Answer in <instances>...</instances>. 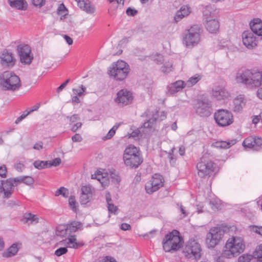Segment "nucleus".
I'll list each match as a JSON object with an SVG mask.
<instances>
[{"label":"nucleus","instance_id":"e2e57ef3","mask_svg":"<svg viewBox=\"0 0 262 262\" xmlns=\"http://www.w3.org/2000/svg\"><path fill=\"white\" fill-rule=\"evenodd\" d=\"M99 262H117L113 257L110 256H105L103 257Z\"/></svg>","mask_w":262,"mask_h":262},{"label":"nucleus","instance_id":"de8ad7c7","mask_svg":"<svg viewBox=\"0 0 262 262\" xmlns=\"http://www.w3.org/2000/svg\"><path fill=\"white\" fill-rule=\"evenodd\" d=\"M172 70V64L168 62L166 63L161 67V71L163 73H169Z\"/></svg>","mask_w":262,"mask_h":262},{"label":"nucleus","instance_id":"72a5a7b5","mask_svg":"<svg viewBox=\"0 0 262 262\" xmlns=\"http://www.w3.org/2000/svg\"><path fill=\"white\" fill-rule=\"evenodd\" d=\"M56 234L57 236H64L69 234L66 225H59L56 228Z\"/></svg>","mask_w":262,"mask_h":262},{"label":"nucleus","instance_id":"3c124183","mask_svg":"<svg viewBox=\"0 0 262 262\" xmlns=\"http://www.w3.org/2000/svg\"><path fill=\"white\" fill-rule=\"evenodd\" d=\"M85 90L86 88L83 85H81L80 89H73V91L75 94H77L79 96H81Z\"/></svg>","mask_w":262,"mask_h":262},{"label":"nucleus","instance_id":"09e8293b","mask_svg":"<svg viewBox=\"0 0 262 262\" xmlns=\"http://www.w3.org/2000/svg\"><path fill=\"white\" fill-rule=\"evenodd\" d=\"M68 252V249L67 247H60L57 249L55 251V255L57 256H60L64 254H66Z\"/></svg>","mask_w":262,"mask_h":262},{"label":"nucleus","instance_id":"4be33fe9","mask_svg":"<svg viewBox=\"0 0 262 262\" xmlns=\"http://www.w3.org/2000/svg\"><path fill=\"white\" fill-rule=\"evenodd\" d=\"M184 87V82L182 80H178L168 86L167 94H174L181 91Z\"/></svg>","mask_w":262,"mask_h":262},{"label":"nucleus","instance_id":"7c9ffc66","mask_svg":"<svg viewBox=\"0 0 262 262\" xmlns=\"http://www.w3.org/2000/svg\"><path fill=\"white\" fill-rule=\"evenodd\" d=\"M214 8L211 5L206 6L204 8L203 13L206 20L214 17Z\"/></svg>","mask_w":262,"mask_h":262},{"label":"nucleus","instance_id":"0eeeda50","mask_svg":"<svg viewBox=\"0 0 262 262\" xmlns=\"http://www.w3.org/2000/svg\"><path fill=\"white\" fill-rule=\"evenodd\" d=\"M201 27L194 25L186 29L183 37V43L188 48H192L197 45L200 41Z\"/></svg>","mask_w":262,"mask_h":262},{"label":"nucleus","instance_id":"9b49d317","mask_svg":"<svg viewBox=\"0 0 262 262\" xmlns=\"http://www.w3.org/2000/svg\"><path fill=\"white\" fill-rule=\"evenodd\" d=\"M201 251L199 243L194 239H190L186 245L183 253L187 258L197 260L201 256Z\"/></svg>","mask_w":262,"mask_h":262},{"label":"nucleus","instance_id":"39448f33","mask_svg":"<svg viewBox=\"0 0 262 262\" xmlns=\"http://www.w3.org/2000/svg\"><path fill=\"white\" fill-rule=\"evenodd\" d=\"M179 232L173 230L166 234L163 241V248L166 252H172L179 250L182 247V237L179 235Z\"/></svg>","mask_w":262,"mask_h":262},{"label":"nucleus","instance_id":"ea45409f","mask_svg":"<svg viewBox=\"0 0 262 262\" xmlns=\"http://www.w3.org/2000/svg\"><path fill=\"white\" fill-rule=\"evenodd\" d=\"M238 262H255L253 255L244 254L240 256L238 259Z\"/></svg>","mask_w":262,"mask_h":262},{"label":"nucleus","instance_id":"6e6552de","mask_svg":"<svg viewBox=\"0 0 262 262\" xmlns=\"http://www.w3.org/2000/svg\"><path fill=\"white\" fill-rule=\"evenodd\" d=\"M216 164L205 157H202L196 164L198 176L201 178L212 176L216 168Z\"/></svg>","mask_w":262,"mask_h":262},{"label":"nucleus","instance_id":"4c0bfd02","mask_svg":"<svg viewBox=\"0 0 262 262\" xmlns=\"http://www.w3.org/2000/svg\"><path fill=\"white\" fill-rule=\"evenodd\" d=\"M33 165L35 168L39 170L46 168H49L48 161L36 160L34 162Z\"/></svg>","mask_w":262,"mask_h":262},{"label":"nucleus","instance_id":"f704fd0d","mask_svg":"<svg viewBox=\"0 0 262 262\" xmlns=\"http://www.w3.org/2000/svg\"><path fill=\"white\" fill-rule=\"evenodd\" d=\"M92 179H96L99 182L101 183L102 186L105 188L106 186H107L109 184V180L106 178L103 177L101 174L96 175H92Z\"/></svg>","mask_w":262,"mask_h":262},{"label":"nucleus","instance_id":"6e6d98bb","mask_svg":"<svg viewBox=\"0 0 262 262\" xmlns=\"http://www.w3.org/2000/svg\"><path fill=\"white\" fill-rule=\"evenodd\" d=\"M251 230L255 233L262 236V226H252Z\"/></svg>","mask_w":262,"mask_h":262},{"label":"nucleus","instance_id":"c756f323","mask_svg":"<svg viewBox=\"0 0 262 262\" xmlns=\"http://www.w3.org/2000/svg\"><path fill=\"white\" fill-rule=\"evenodd\" d=\"M67 228H68L69 234L72 232H75L80 229L81 226V223L79 222L73 221L67 224Z\"/></svg>","mask_w":262,"mask_h":262},{"label":"nucleus","instance_id":"13d9d810","mask_svg":"<svg viewBox=\"0 0 262 262\" xmlns=\"http://www.w3.org/2000/svg\"><path fill=\"white\" fill-rule=\"evenodd\" d=\"M0 176L2 178H6L7 176V168L5 165L0 166Z\"/></svg>","mask_w":262,"mask_h":262},{"label":"nucleus","instance_id":"5701e85b","mask_svg":"<svg viewBox=\"0 0 262 262\" xmlns=\"http://www.w3.org/2000/svg\"><path fill=\"white\" fill-rule=\"evenodd\" d=\"M191 12V8L187 5L182 6L180 10L177 11L174 17L176 22L180 21L182 18L187 16Z\"/></svg>","mask_w":262,"mask_h":262},{"label":"nucleus","instance_id":"774afa93","mask_svg":"<svg viewBox=\"0 0 262 262\" xmlns=\"http://www.w3.org/2000/svg\"><path fill=\"white\" fill-rule=\"evenodd\" d=\"M82 125V123L81 122H77L74 124L72 127L71 130L73 132H76L78 128H80Z\"/></svg>","mask_w":262,"mask_h":262},{"label":"nucleus","instance_id":"aec40b11","mask_svg":"<svg viewBox=\"0 0 262 262\" xmlns=\"http://www.w3.org/2000/svg\"><path fill=\"white\" fill-rule=\"evenodd\" d=\"M75 235H71L68 238H66L57 243L58 245L66 246L67 247L73 248L74 249L78 248L82 246L83 244L81 243H77Z\"/></svg>","mask_w":262,"mask_h":262},{"label":"nucleus","instance_id":"052dcab7","mask_svg":"<svg viewBox=\"0 0 262 262\" xmlns=\"http://www.w3.org/2000/svg\"><path fill=\"white\" fill-rule=\"evenodd\" d=\"M25 165L20 162L16 163L14 164L15 169L18 171L21 172L25 168Z\"/></svg>","mask_w":262,"mask_h":262},{"label":"nucleus","instance_id":"20e7f679","mask_svg":"<svg viewBox=\"0 0 262 262\" xmlns=\"http://www.w3.org/2000/svg\"><path fill=\"white\" fill-rule=\"evenodd\" d=\"M0 85L5 91H15L21 86L19 77L14 73L5 71L0 74Z\"/></svg>","mask_w":262,"mask_h":262},{"label":"nucleus","instance_id":"bf43d9fd","mask_svg":"<svg viewBox=\"0 0 262 262\" xmlns=\"http://www.w3.org/2000/svg\"><path fill=\"white\" fill-rule=\"evenodd\" d=\"M107 208L109 212L114 213H116L118 209L117 207L111 203L107 204Z\"/></svg>","mask_w":262,"mask_h":262},{"label":"nucleus","instance_id":"1a4fd4ad","mask_svg":"<svg viewBox=\"0 0 262 262\" xmlns=\"http://www.w3.org/2000/svg\"><path fill=\"white\" fill-rule=\"evenodd\" d=\"M195 114L202 118L210 116L213 111L211 101L207 98L198 99L193 106Z\"/></svg>","mask_w":262,"mask_h":262},{"label":"nucleus","instance_id":"4d7b16f0","mask_svg":"<svg viewBox=\"0 0 262 262\" xmlns=\"http://www.w3.org/2000/svg\"><path fill=\"white\" fill-rule=\"evenodd\" d=\"M175 150V148L173 147L171 148L170 151L168 152V158L169 159L170 163H171L172 162H175L176 159L174 157V150Z\"/></svg>","mask_w":262,"mask_h":262},{"label":"nucleus","instance_id":"c9c22d12","mask_svg":"<svg viewBox=\"0 0 262 262\" xmlns=\"http://www.w3.org/2000/svg\"><path fill=\"white\" fill-rule=\"evenodd\" d=\"M253 256L257 262H262V245L258 246L253 252Z\"/></svg>","mask_w":262,"mask_h":262},{"label":"nucleus","instance_id":"8fccbe9b","mask_svg":"<svg viewBox=\"0 0 262 262\" xmlns=\"http://www.w3.org/2000/svg\"><path fill=\"white\" fill-rule=\"evenodd\" d=\"M32 4L35 7L41 8L46 4V0H31Z\"/></svg>","mask_w":262,"mask_h":262},{"label":"nucleus","instance_id":"c85d7f7f","mask_svg":"<svg viewBox=\"0 0 262 262\" xmlns=\"http://www.w3.org/2000/svg\"><path fill=\"white\" fill-rule=\"evenodd\" d=\"M18 248L16 244H12L7 250L4 251L2 255L4 257H10L15 255L18 252Z\"/></svg>","mask_w":262,"mask_h":262},{"label":"nucleus","instance_id":"79ce46f5","mask_svg":"<svg viewBox=\"0 0 262 262\" xmlns=\"http://www.w3.org/2000/svg\"><path fill=\"white\" fill-rule=\"evenodd\" d=\"M253 141V137L251 136L247 137L244 140L243 145L245 147L251 148V147L253 146V144H252Z\"/></svg>","mask_w":262,"mask_h":262},{"label":"nucleus","instance_id":"f03ea898","mask_svg":"<svg viewBox=\"0 0 262 262\" xmlns=\"http://www.w3.org/2000/svg\"><path fill=\"white\" fill-rule=\"evenodd\" d=\"M224 248L223 256L226 258H231L243 252L245 245L242 237L233 236L227 240Z\"/></svg>","mask_w":262,"mask_h":262},{"label":"nucleus","instance_id":"f8f14e48","mask_svg":"<svg viewBox=\"0 0 262 262\" xmlns=\"http://www.w3.org/2000/svg\"><path fill=\"white\" fill-rule=\"evenodd\" d=\"M224 235V232L219 227L211 228L206 236V244L209 248H214L217 245Z\"/></svg>","mask_w":262,"mask_h":262},{"label":"nucleus","instance_id":"a19ab883","mask_svg":"<svg viewBox=\"0 0 262 262\" xmlns=\"http://www.w3.org/2000/svg\"><path fill=\"white\" fill-rule=\"evenodd\" d=\"M59 195H61L64 198H67L69 195L68 189L64 187H60L55 191V196H59Z\"/></svg>","mask_w":262,"mask_h":262},{"label":"nucleus","instance_id":"c03bdc74","mask_svg":"<svg viewBox=\"0 0 262 262\" xmlns=\"http://www.w3.org/2000/svg\"><path fill=\"white\" fill-rule=\"evenodd\" d=\"M48 161L49 167L50 168L52 166H58L61 163V160L60 158H56L52 161Z\"/></svg>","mask_w":262,"mask_h":262},{"label":"nucleus","instance_id":"5fc2aeb1","mask_svg":"<svg viewBox=\"0 0 262 262\" xmlns=\"http://www.w3.org/2000/svg\"><path fill=\"white\" fill-rule=\"evenodd\" d=\"M69 204L71 207L72 208V210L74 211H76V201L75 200L74 197L71 196L69 198Z\"/></svg>","mask_w":262,"mask_h":262},{"label":"nucleus","instance_id":"dca6fc26","mask_svg":"<svg viewBox=\"0 0 262 262\" xmlns=\"http://www.w3.org/2000/svg\"><path fill=\"white\" fill-rule=\"evenodd\" d=\"M17 178H9L5 181H2V185L0 186V193L4 192V197L9 198L11 196L14 189V184L17 185L18 182Z\"/></svg>","mask_w":262,"mask_h":262},{"label":"nucleus","instance_id":"864d4df0","mask_svg":"<svg viewBox=\"0 0 262 262\" xmlns=\"http://www.w3.org/2000/svg\"><path fill=\"white\" fill-rule=\"evenodd\" d=\"M67 118L69 119L70 122V124L73 123H75L78 120H80V117L77 114H74L71 116H67Z\"/></svg>","mask_w":262,"mask_h":262},{"label":"nucleus","instance_id":"f3484780","mask_svg":"<svg viewBox=\"0 0 262 262\" xmlns=\"http://www.w3.org/2000/svg\"><path fill=\"white\" fill-rule=\"evenodd\" d=\"M244 45L249 49H252L257 45L256 35L253 32L247 31H244L242 34Z\"/></svg>","mask_w":262,"mask_h":262},{"label":"nucleus","instance_id":"412c9836","mask_svg":"<svg viewBox=\"0 0 262 262\" xmlns=\"http://www.w3.org/2000/svg\"><path fill=\"white\" fill-rule=\"evenodd\" d=\"M251 32L259 36H262V21L260 18H254L250 23Z\"/></svg>","mask_w":262,"mask_h":262},{"label":"nucleus","instance_id":"9d476101","mask_svg":"<svg viewBox=\"0 0 262 262\" xmlns=\"http://www.w3.org/2000/svg\"><path fill=\"white\" fill-rule=\"evenodd\" d=\"M215 123L220 127H226L233 123V116L231 112L227 110L219 109L214 114Z\"/></svg>","mask_w":262,"mask_h":262},{"label":"nucleus","instance_id":"49530a36","mask_svg":"<svg viewBox=\"0 0 262 262\" xmlns=\"http://www.w3.org/2000/svg\"><path fill=\"white\" fill-rule=\"evenodd\" d=\"M67 8L63 4H60L57 9V13L59 15L65 16L67 14Z\"/></svg>","mask_w":262,"mask_h":262},{"label":"nucleus","instance_id":"a878e982","mask_svg":"<svg viewBox=\"0 0 262 262\" xmlns=\"http://www.w3.org/2000/svg\"><path fill=\"white\" fill-rule=\"evenodd\" d=\"M206 28L210 33H216L219 30V22L215 19L207 20Z\"/></svg>","mask_w":262,"mask_h":262},{"label":"nucleus","instance_id":"6ab92c4d","mask_svg":"<svg viewBox=\"0 0 262 262\" xmlns=\"http://www.w3.org/2000/svg\"><path fill=\"white\" fill-rule=\"evenodd\" d=\"M1 63L3 66L12 67L15 64V59L12 53L4 51L0 56Z\"/></svg>","mask_w":262,"mask_h":262},{"label":"nucleus","instance_id":"4468645a","mask_svg":"<svg viewBox=\"0 0 262 262\" xmlns=\"http://www.w3.org/2000/svg\"><path fill=\"white\" fill-rule=\"evenodd\" d=\"M164 185V179L162 176L159 174H155L151 180L147 182L145 186L146 191L148 194H151L157 191Z\"/></svg>","mask_w":262,"mask_h":262},{"label":"nucleus","instance_id":"ddd939ff","mask_svg":"<svg viewBox=\"0 0 262 262\" xmlns=\"http://www.w3.org/2000/svg\"><path fill=\"white\" fill-rule=\"evenodd\" d=\"M17 50L19 56L20 61L22 63L30 64L32 62L33 59V55L29 45H19L17 46Z\"/></svg>","mask_w":262,"mask_h":262},{"label":"nucleus","instance_id":"473e14b6","mask_svg":"<svg viewBox=\"0 0 262 262\" xmlns=\"http://www.w3.org/2000/svg\"><path fill=\"white\" fill-rule=\"evenodd\" d=\"M202 78V76L199 74H195V75L191 77L189 79L184 83L185 86L191 87L195 84Z\"/></svg>","mask_w":262,"mask_h":262},{"label":"nucleus","instance_id":"0e129e2a","mask_svg":"<svg viewBox=\"0 0 262 262\" xmlns=\"http://www.w3.org/2000/svg\"><path fill=\"white\" fill-rule=\"evenodd\" d=\"M115 133L114 130H112L111 129L109 130L107 135L103 138V140H107L112 138L113 136L115 135Z\"/></svg>","mask_w":262,"mask_h":262},{"label":"nucleus","instance_id":"2f4dec72","mask_svg":"<svg viewBox=\"0 0 262 262\" xmlns=\"http://www.w3.org/2000/svg\"><path fill=\"white\" fill-rule=\"evenodd\" d=\"M157 119V117L153 116L146 122H145L143 124V128L146 130H143V132L145 133L150 132L152 128L153 125L156 123Z\"/></svg>","mask_w":262,"mask_h":262},{"label":"nucleus","instance_id":"37998d69","mask_svg":"<svg viewBox=\"0 0 262 262\" xmlns=\"http://www.w3.org/2000/svg\"><path fill=\"white\" fill-rule=\"evenodd\" d=\"M92 196H89V195L85 194V193H81L80 200V203L82 204H86L89 202L90 199Z\"/></svg>","mask_w":262,"mask_h":262},{"label":"nucleus","instance_id":"680f3d73","mask_svg":"<svg viewBox=\"0 0 262 262\" xmlns=\"http://www.w3.org/2000/svg\"><path fill=\"white\" fill-rule=\"evenodd\" d=\"M72 140L73 142H81L82 140V138L79 134H76L72 137Z\"/></svg>","mask_w":262,"mask_h":262},{"label":"nucleus","instance_id":"69168bd1","mask_svg":"<svg viewBox=\"0 0 262 262\" xmlns=\"http://www.w3.org/2000/svg\"><path fill=\"white\" fill-rule=\"evenodd\" d=\"M33 149H36V150H40L41 149H42L43 148V143L41 141H39L37 143H36L33 147Z\"/></svg>","mask_w":262,"mask_h":262},{"label":"nucleus","instance_id":"a18cd8bd","mask_svg":"<svg viewBox=\"0 0 262 262\" xmlns=\"http://www.w3.org/2000/svg\"><path fill=\"white\" fill-rule=\"evenodd\" d=\"M81 191L82 193L92 196V188L90 186H83L81 188Z\"/></svg>","mask_w":262,"mask_h":262},{"label":"nucleus","instance_id":"f257e3e1","mask_svg":"<svg viewBox=\"0 0 262 262\" xmlns=\"http://www.w3.org/2000/svg\"><path fill=\"white\" fill-rule=\"evenodd\" d=\"M236 80L247 88L253 89L262 85V71L256 69H244L239 71L236 75Z\"/></svg>","mask_w":262,"mask_h":262},{"label":"nucleus","instance_id":"603ef678","mask_svg":"<svg viewBox=\"0 0 262 262\" xmlns=\"http://www.w3.org/2000/svg\"><path fill=\"white\" fill-rule=\"evenodd\" d=\"M126 13L128 16H134L138 13V11L135 8L129 7L126 9Z\"/></svg>","mask_w":262,"mask_h":262},{"label":"nucleus","instance_id":"a211bd4d","mask_svg":"<svg viewBox=\"0 0 262 262\" xmlns=\"http://www.w3.org/2000/svg\"><path fill=\"white\" fill-rule=\"evenodd\" d=\"M211 96L217 101L227 99L230 96L228 90L222 86H216L212 89L210 93Z\"/></svg>","mask_w":262,"mask_h":262},{"label":"nucleus","instance_id":"58836bf2","mask_svg":"<svg viewBox=\"0 0 262 262\" xmlns=\"http://www.w3.org/2000/svg\"><path fill=\"white\" fill-rule=\"evenodd\" d=\"M18 183L23 182L27 185H30L33 184L34 183V179L32 177L30 176H23L16 178Z\"/></svg>","mask_w":262,"mask_h":262},{"label":"nucleus","instance_id":"cd10ccee","mask_svg":"<svg viewBox=\"0 0 262 262\" xmlns=\"http://www.w3.org/2000/svg\"><path fill=\"white\" fill-rule=\"evenodd\" d=\"M234 106L233 110L234 112H240L245 105L244 98L241 96H237L233 101Z\"/></svg>","mask_w":262,"mask_h":262},{"label":"nucleus","instance_id":"b1692460","mask_svg":"<svg viewBox=\"0 0 262 262\" xmlns=\"http://www.w3.org/2000/svg\"><path fill=\"white\" fill-rule=\"evenodd\" d=\"M78 6L88 13H93L95 12V7L91 4L89 0H76Z\"/></svg>","mask_w":262,"mask_h":262},{"label":"nucleus","instance_id":"bb28decb","mask_svg":"<svg viewBox=\"0 0 262 262\" xmlns=\"http://www.w3.org/2000/svg\"><path fill=\"white\" fill-rule=\"evenodd\" d=\"M8 3L11 7L18 10H25L27 8V4L25 0H8Z\"/></svg>","mask_w":262,"mask_h":262},{"label":"nucleus","instance_id":"e433bc0d","mask_svg":"<svg viewBox=\"0 0 262 262\" xmlns=\"http://www.w3.org/2000/svg\"><path fill=\"white\" fill-rule=\"evenodd\" d=\"M252 144H253V146L251 147V148L254 150H259L262 146V138L260 137H253Z\"/></svg>","mask_w":262,"mask_h":262},{"label":"nucleus","instance_id":"393cba45","mask_svg":"<svg viewBox=\"0 0 262 262\" xmlns=\"http://www.w3.org/2000/svg\"><path fill=\"white\" fill-rule=\"evenodd\" d=\"M22 221L28 225H35L38 223L39 217L37 215L26 212L23 216Z\"/></svg>","mask_w":262,"mask_h":262},{"label":"nucleus","instance_id":"423d86ee","mask_svg":"<svg viewBox=\"0 0 262 262\" xmlns=\"http://www.w3.org/2000/svg\"><path fill=\"white\" fill-rule=\"evenodd\" d=\"M129 71L128 64L123 60H118L112 64L108 71V74L115 80L122 81L126 77Z\"/></svg>","mask_w":262,"mask_h":262},{"label":"nucleus","instance_id":"338daca9","mask_svg":"<svg viewBox=\"0 0 262 262\" xmlns=\"http://www.w3.org/2000/svg\"><path fill=\"white\" fill-rule=\"evenodd\" d=\"M120 229L123 231L130 230L131 229V226L128 224L122 223L120 226Z\"/></svg>","mask_w":262,"mask_h":262},{"label":"nucleus","instance_id":"2eb2a0df","mask_svg":"<svg viewBox=\"0 0 262 262\" xmlns=\"http://www.w3.org/2000/svg\"><path fill=\"white\" fill-rule=\"evenodd\" d=\"M116 96L114 101L119 106L123 107L133 102L132 93L126 89L120 90L117 92Z\"/></svg>","mask_w":262,"mask_h":262},{"label":"nucleus","instance_id":"7ed1b4c3","mask_svg":"<svg viewBox=\"0 0 262 262\" xmlns=\"http://www.w3.org/2000/svg\"><path fill=\"white\" fill-rule=\"evenodd\" d=\"M123 158L125 165L131 168H138L143 162L139 148L133 145H129L125 148Z\"/></svg>","mask_w":262,"mask_h":262}]
</instances>
